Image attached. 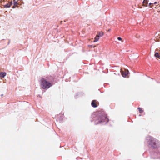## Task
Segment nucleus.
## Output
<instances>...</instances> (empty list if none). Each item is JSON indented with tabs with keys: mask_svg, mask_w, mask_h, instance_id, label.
<instances>
[{
	"mask_svg": "<svg viewBox=\"0 0 160 160\" xmlns=\"http://www.w3.org/2000/svg\"><path fill=\"white\" fill-rule=\"evenodd\" d=\"M148 140V143L149 146L152 148H157L160 146L159 141L155 138L151 137H149L147 139Z\"/></svg>",
	"mask_w": 160,
	"mask_h": 160,
	"instance_id": "nucleus-1",
	"label": "nucleus"
},
{
	"mask_svg": "<svg viewBox=\"0 0 160 160\" xmlns=\"http://www.w3.org/2000/svg\"><path fill=\"white\" fill-rule=\"evenodd\" d=\"M41 87L44 89H48L52 86V83L47 81L44 78L41 79L40 81Z\"/></svg>",
	"mask_w": 160,
	"mask_h": 160,
	"instance_id": "nucleus-2",
	"label": "nucleus"
},
{
	"mask_svg": "<svg viewBox=\"0 0 160 160\" xmlns=\"http://www.w3.org/2000/svg\"><path fill=\"white\" fill-rule=\"evenodd\" d=\"M109 120L107 118V115L105 114H103L101 116H100L97 118L95 122H96V124L100 123L102 122H108Z\"/></svg>",
	"mask_w": 160,
	"mask_h": 160,
	"instance_id": "nucleus-3",
	"label": "nucleus"
},
{
	"mask_svg": "<svg viewBox=\"0 0 160 160\" xmlns=\"http://www.w3.org/2000/svg\"><path fill=\"white\" fill-rule=\"evenodd\" d=\"M120 71L122 76L123 77H126L129 73V71L128 69H125L124 71H123L121 69Z\"/></svg>",
	"mask_w": 160,
	"mask_h": 160,
	"instance_id": "nucleus-4",
	"label": "nucleus"
},
{
	"mask_svg": "<svg viewBox=\"0 0 160 160\" xmlns=\"http://www.w3.org/2000/svg\"><path fill=\"white\" fill-rule=\"evenodd\" d=\"M98 104V102L95 100H93L91 102L92 106L94 108L97 107Z\"/></svg>",
	"mask_w": 160,
	"mask_h": 160,
	"instance_id": "nucleus-5",
	"label": "nucleus"
},
{
	"mask_svg": "<svg viewBox=\"0 0 160 160\" xmlns=\"http://www.w3.org/2000/svg\"><path fill=\"white\" fill-rule=\"evenodd\" d=\"M148 0H144L143 2L142 6L144 7H147L148 6Z\"/></svg>",
	"mask_w": 160,
	"mask_h": 160,
	"instance_id": "nucleus-6",
	"label": "nucleus"
},
{
	"mask_svg": "<svg viewBox=\"0 0 160 160\" xmlns=\"http://www.w3.org/2000/svg\"><path fill=\"white\" fill-rule=\"evenodd\" d=\"M97 35L99 37H102L104 35L103 32H97Z\"/></svg>",
	"mask_w": 160,
	"mask_h": 160,
	"instance_id": "nucleus-7",
	"label": "nucleus"
},
{
	"mask_svg": "<svg viewBox=\"0 0 160 160\" xmlns=\"http://www.w3.org/2000/svg\"><path fill=\"white\" fill-rule=\"evenodd\" d=\"M12 2H9L8 3L5 5L4 6L5 7L9 8L11 7V6L12 5Z\"/></svg>",
	"mask_w": 160,
	"mask_h": 160,
	"instance_id": "nucleus-8",
	"label": "nucleus"
},
{
	"mask_svg": "<svg viewBox=\"0 0 160 160\" xmlns=\"http://www.w3.org/2000/svg\"><path fill=\"white\" fill-rule=\"evenodd\" d=\"M99 36H98V35H96V36L94 38V42H96L98 41L99 39Z\"/></svg>",
	"mask_w": 160,
	"mask_h": 160,
	"instance_id": "nucleus-9",
	"label": "nucleus"
},
{
	"mask_svg": "<svg viewBox=\"0 0 160 160\" xmlns=\"http://www.w3.org/2000/svg\"><path fill=\"white\" fill-rule=\"evenodd\" d=\"M154 56L156 58H160V55L158 52H156L155 53Z\"/></svg>",
	"mask_w": 160,
	"mask_h": 160,
	"instance_id": "nucleus-10",
	"label": "nucleus"
},
{
	"mask_svg": "<svg viewBox=\"0 0 160 160\" xmlns=\"http://www.w3.org/2000/svg\"><path fill=\"white\" fill-rule=\"evenodd\" d=\"M6 75V73L2 72L0 73L1 76L2 78H4Z\"/></svg>",
	"mask_w": 160,
	"mask_h": 160,
	"instance_id": "nucleus-11",
	"label": "nucleus"
},
{
	"mask_svg": "<svg viewBox=\"0 0 160 160\" xmlns=\"http://www.w3.org/2000/svg\"><path fill=\"white\" fill-rule=\"evenodd\" d=\"M13 2L14 5V6H17L19 4L18 3L17 1L15 0H13Z\"/></svg>",
	"mask_w": 160,
	"mask_h": 160,
	"instance_id": "nucleus-12",
	"label": "nucleus"
},
{
	"mask_svg": "<svg viewBox=\"0 0 160 160\" xmlns=\"http://www.w3.org/2000/svg\"><path fill=\"white\" fill-rule=\"evenodd\" d=\"M56 117L58 118H59V117H60L61 118H62V117H63V114H62L57 115L56 116Z\"/></svg>",
	"mask_w": 160,
	"mask_h": 160,
	"instance_id": "nucleus-13",
	"label": "nucleus"
},
{
	"mask_svg": "<svg viewBox=\"0 0 160 160\" xmlns=\"http://www.w3.org/2000/svg\"><path fill=\"white\" fill-rule=\"evenodd\" d=\"M138 111L140 113H142L143 112V110L140 108L138 107Z\"/></svg>",
	"mask_w": 160,
	"mask_h": 160,
	"instance_id": "nucleus-14",
	"label": "nucleus"
},
{
	"mask_svg": "<svg viewBox=\"0 0 160 160\" xmlns=\"http://www.w3.org/2000/svg\"><path fill=\"white\" fill-rule=\"evenodd\" d=\"M153 3H150L149 4V6L150 8H152V7L153 6Z\"/></svg>",
	"mask_w": 160,
	"mask_h": 160,
	"instance_id": "nucleus-15",
	"label": "nucleus"
},
{
	"mask_svg": "<svg viewBox=\"0 0 160 160\" xmlns=\"http://www.w3.org/2000/svg\"><path fill=\"white\" fill-rule=\"evenodd\" d=\"M118 40H119V41H121L122 40V38L120 37H118Z\"/></svg>",
	"mask_w": 160,
	"mask_h": 160,
	"instance_id": "nucleus-16",
	"label": "nucleus"
},
{
	"mask_svg": "<svg viewBox=\"0 0 160 160\" xmlns=\"http://www.w3.org/2000/svg\"><path fill=\"white\" fill-rule=\"evenodd\" d=\"M16 7V6H14V5L12 7V8H15Z\"/></svg>",
	"mask_w": 160,
	"mask_h": 160,
	"instance_id": "nucleus-17",
	"label": "nucleus"
},
{
	"mask_svg": "<svg viewBox=\"0 0 160 160\" xmlns=\"http://www.w3.org/2000/svg\"><path fill=\"white\" fill-rule=\"evenodd\" d=\"M157 3V2H155L154 3H153V4H156Z\"/></svg>",
	"mask_w": 160,
	"mask_h": 160,
	"instance_id": "nucleus-18",
	"label": "nucleus"
},
{
	"mask_svg": "<svg viewBox=\"0 0 160 160\" xmlns=\"http://www.w3.org/2000/svg\"><path fill=\"white\" fill-rule=\"evenodd\" d=\"M110 31V30H108V31Z\"/></svg>",
	"mask_w": 160,
	"mask_h": 160,
	"instance_id": "nucleus-19",
	"label": "nucleus"
},
{
	"mask_svg": "<svg viewBox=\"0 0 160 160\" xmlns=\"http://www.w3.org/2000/svg\"><path fill=\"white\" fill-rule=\"evenodd\" d=\"M156 51H157L158 50H156Z\"/></svg>",
	"mask_w": 160,
	"mask_h": 160,
	"instance_id": "nucleus-20",
	"label": "nucleus"
}]
</instances>
